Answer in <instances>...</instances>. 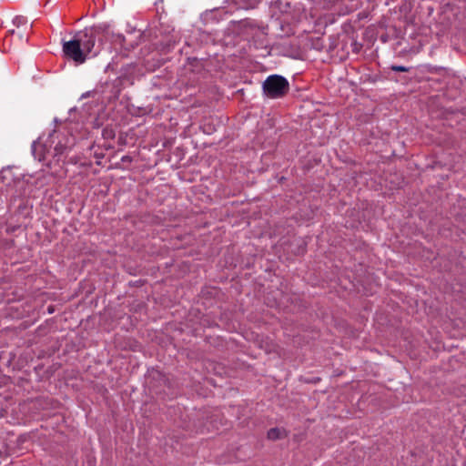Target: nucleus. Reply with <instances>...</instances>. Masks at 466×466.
Wrapping results in <instances>:
<instances>
[{
	"label": "nucleus",
	"instance_id": "nucleus-5",
	"mask_svg": "<svg viewBox=\"0 0 466 466\" xmlns=\"http://www.w3.org/2000/svg\"><path fill=\"white\" fill-rule=\"evenodd\" d=\"M284 431L279 428H272L268 431V438L272 441H276L281 439L283 437Z\"/></svg>",
	"mask_w": 466,
	"mask_h": 466
},
{
	"label": "nucleus",
	"instance_id": "nucleus-3",
	"mask_svg": "<svg viewBox=\"0 0 466 466\" xmlns=\"http://www.w3.org/2000/svg\"><path fill=\"white\" fill-rule=\"evenodd\" d=\"M262 89L267 97L272 99L280 98L285 96L289 91V83L282 76L271 75L263 82Z\"/></svg>",
	"mask_w": 466,
	"mask_h": 466
},
{
	"label": "nucleus",
	"instance_id": "nucleus-4",
	"mask_svg": "<svg viewBox=\"0 0 466 466\" xmlns=\"http://www.w3.org/2000/svg\"><path fill=\"white\" fill-rule=\"evenodd\" d=\"M63 53L66 57L73 60L76 64H83L87 59L76 35L72 40L65 41L63 43Z\"/></svg>",
	"mask_w": 466,
	"mask_h": 466
},
{
	"label": "nucleus",
	"instance_id": "nucleus-1",
	"mask_svg": "<svg viewBox=\"0 0 466 466\" xmlns=\"http://www.w3.org/2000/svg\"><path fill=\"white\" fill-rule=\"evenodd\" d=\"M54 145L52 156L56 162L62 161L63 164L77 162L75 157L67 159L69 153L76 146V137L67 130H55L50 134L47 141L42 144L40 141H35L32 145V153L39 161L45 160L46 154L50 153L47 146Z\"/></svg>",
	"mask_w": 466,
	"mask_h": 466
},
{
	"label": "nucleus",
	"instance_id": "nucleus-6",
	"mask_svg": "<svg viewBox=\"0 0 466 466\" xmlns=\"http://www.w3.org/2000/svg\"><path fill=\"white\" fill-rule=\"evenodd\" d=\"M13 22L16 26H20V25H26L27 19L25 16L19 15V16H15L14 18Z\"/></svg>",
	"mask_w": 466,
	"mask_h": 466
},
{
	"label": "nucleus",
	"instance_id": "nucleus-2",
	"mask_svg": "<svg viewBox=\"0 0 466 466\" xmlns=\"http://www.w3.org/2000/svg\"><path fill=\"white\" fill-rule=\"evenodd\" d=\"M76 35L88 58L90 56H95L100 52L103 43L107 40L110 35V30L107 25L100 24L85 28Z\"/></svg>",
	"mask_w": 466,
	"mask_h": 466
},
{
	"label": "nucleus",
	"instance_id": "nucleus-7",
	"mask_svg": "<svg viewBox=\"0 0 466 466\" xmlns=\"http://www.w3.org/2000/svg\"><path fill=\"white\" fill-rule=\"evenodd\" d=\"M390 69L392 71H396V72H409L410 71V67H407L404 66H396V65H392L390 66Z\"/></svg>",
	"mask_w": 466,
	"mask_h": 466
},
{
	"label": "nucleus",
	"instance_id": "nucleus-8",
	"mask_svg": "<svg viewBox=\"0 0 466 466\" xmlns=\"http://www.w3.org/2000/svg\"><path fill=\"white\" fill-rule=\"evenodd\" d=\"M121 161L124 163H126V162L130 163V162H132V157L129 156H124V157H122Z\"/></svg>",
	"mask_w": 466,
	"mask_h": 466
}]
</instances>
